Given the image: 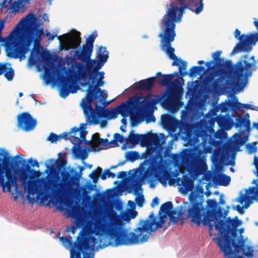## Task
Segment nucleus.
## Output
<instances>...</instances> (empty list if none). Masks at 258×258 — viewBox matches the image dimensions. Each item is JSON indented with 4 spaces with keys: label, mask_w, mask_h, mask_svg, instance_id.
Segmentation results:
<instances>
[{
    "label": "nucleus",
    "mask_w": 258,
    "mask_h": 258,
    "mask_svg": "<svg viewBox=\"0 0 258 258\" xmlns=\"http://www.w3.org/2000/svg\"><path fill=\"white\" fill-rule=\"evenodd\" d=\"M217 180L219 185L227 186L230 182L231 178L225 174H221L217 177Z\"/></svg>",
    "instance_id": "obj_35"
},
{
    "label": "nucleus",
    "mask_w": 258,
    "mask_h": 258,
    "mask_svg": "<svg viewBox=\"0 0 258 258\" xmlns=\"http://www.w3.org/2000/svg\"><path fill=\"white\" fill-rule=\"evenodd\" d=\"M159 204V200L158 197H155L153 199L151 203L152 207H154L155 205H157Z\"/></svg>",
    "instance_id": "obj_60"
},
{
    "label": "nucleus",
    "mask_w": 258,
    "mask_h": 258,
    "mask_svg": "<svg viewBox=\"0 0 258 258\" xmlns=\"http://www.w3.org/2000/svg\"><path fill=\"white\" fill-rule=\"evenodd\" d=\"M35 19L33 13H29L26 17L22 18L17 25L15 29L11 33L10 41L7 46V55L14 58L25 57V54L30 51V47L33 42L35 45L39 44L40 35L43 34L42 29H35L21 34V28L30 23L31 20ZM40 47V45H39Z\"/></svg>",
    "instance_id": "obj_6"
},
{
    "label": "nucleus",
    "mask_w": 258,
    "mask_h": 258,
    "mask_svg": "<svg viewBox=\"0 0 258 258\" xmlns=\"http://www.w3.org/2000/svg\"><path fill=\"white\" fill-rule=\"evenodd\" d=\"M70 133L74 134L71 136L70 140L76 145L81 144L82 141L85 140L87 134V132L85 130L77 127H73Z\"/></svg>",
    "instance_id": "obj_21"
},
{
    "label": "nucleus",
    "mask_w": 258,
    "mask_h": 258,
    "mask_svg": "<svg viewBox=\"0 0 258 258\" xmlns=\"http://www.w3.org/2000/svg\"><path fill=\"white\" fill-rule=\"evenodd\" d=\"M204 70L205 68L203 66H193L189 69L187 75H189L190 77H195Z\"/></svg>",
    "instance_id": "obj_38"
},
{
    "label": "nucleus",
    "mask_w": 258,
    "mask_h": 258,
    "mask_svg": "<svg viewBox=\"0 0 258 258\" xmlns=\"http://www.w3.org/2000/svg\"><path fill=\"white\" fill-rule=\"evenodd\" d=\"M114 138L116 140V142H119L120 143H123L124 141L123 136L118 133L114 134Z\"/></svg>",
    "instance_id": "obj_51"
},
{
    "label": "nucleus",
    "mask_w": 258,
    "mask_h": 258,
    "mask_svg": "<svg viewBox=\"0 0 258 258\" xmlns=\"http://www.w3.org/2000/svg\"><path fill=\"white\" fill-rule=\"evenodd\" d=\"M156 103V101L155 99L152 98H148L145 100L144 104L145 106L150 107L155 105Z\"/></svg>",
    "instance_id": "obj_48"
},
{
    "label": "nucleus",
    "mask_w": 258,
    "mask_h": 258,
    "mask_svg": "<svg viewBox=\"0 0 258 258\" xmlns=\"http://www.w3.org/2000/svg\"><path fill=\"white\" fill-rule=\"evenodd\" d=\"M15 76L14 70L12 67L9 68V71L5 73L4 76L7 79L8 81H11L13 79Z\"/></svg>",
    "instance_id": "obj_47"
},
{
    "label": "nucleus",
    "mask_w": 258,
    "mask_h": 258,
    "mask_svg": "<svg viewBox=\"0 0 258 258\" xmlns=\"http://www.w3.org/2000/svg\"><path fill=\"white\" fill-rule=\"evenodd\" d=\"M93 50V47L84 44L81 50L75 51L74 55L77 59H81L82 62H84L91 58Z\"/></svg>",
    "instance_id": "obj_22"
},
{
    "label": "nucleus",
    "mask_w": 258,
    "mask_h": 258,
    "mask_svg": "<svg viewBox=\"0 0 258 258\" xmlns=\"http://www.w3.org/2000/svg\"><path fill=\"white\" fill-rule=\"evenodd\" d=\"M236 210L240 213L242 214L243 213V207L240 205H237L236 207Z\"/></svg>",
    "instance_id": "obj_64"
},
{
    "label": "nucleus",
    "mask_w": 258,
    "mask_h": 258,
    "mask_svg": "<svg viewBox=\"0 0 258 258\" xmlns=\"http://www.w3.org/2000/svg\"><path fill=\"white\" fill-rule=\"evenodd\" d=\"M175 77H177L176 71L169 74H162L159 72L155 77L158 85L166 87L159 99L161 104L172 113L177 112V78L174 79Z\"/></svg>",
    "instance_id": "obj_11"
},
{
    "label": "nucleus",
    "mask_w": 258,
    "mask_h": 258,
    "mask_svg": "<svg viewBox=\"0 0 258 258\" xmlns=\"http://www.w3.org/2000/svg\"><path fill=\"white\" fill-rule=\"evenodd\" d=\"M21 154L11 157L9 161L10 169H15L16 173H18L19 177L22 184L25 185L24 189L27 190L26 198L30 203L34 201L33 197L37 195V199H40L41 202L47 200V195L41 190L42 184L45 191L51 192L53 196L61 195L66 193L73 184L74 177L69 171L59 170L55 167L54 164L51 166L46 165L45 172L48 174L47 179L41 178L40 181L30 180L31 177L30 174H33L37 176L40 174L39 171L33 169H30L26 160L23 159Z\"/></svg>",
    "instance_id": "obj_2"
},
{
    "label": "nucleus",
    "mask_w": 258,
    "mask_h": 258,
    "mask_svg": "<svg viewBox=\"0 0 258 258\" xmlns=\"http://www.w3.org/2000/svg\"><path fill=\"white\" fill-rule=\"evenodd\" d=\"M247 148L249 153H252L257 151V147L254 144H248Z\"/></svg>",
    "instance_id": "obj_53"
},
{
    "label": "nucleus",
    "mask_w": 258,
    "mask_h": 258,
    "mask_svg": "<svg viewBox=\"0 0 258 258\" xmlns=\"http://www.w3.org/2000/svg\"><path fill=\"white\" fill-rule=\"evenodd\" d=\"M173 204L171 201H168L161 205L158 212V220H157L153 212H152L146 220L140 221L138 227L134 229L137 234L132 233L131 237L129 239H125L122 243L130 244L135 243L139 241V236L144 232L150 234L152 232L155 231L159 228L163 227V224L166 222L167 217L172 214L175 210H173Z\"/></svg>",
    "instance_id": "obj_9"
},
{
    "label": "nucleus",
    "mask_w": 258,
    "mask_h": 258,
    "mask_svg": "<svg viewBox=\"0 0 258 258\" xmlns=\"http://www.w3.org/2000/svg\"><path fill=\"white\" fill-rule=\"evenodd\" d=\"M75 156L79 159L84 160L86 159L88 157V153L87 151L81 149L80 147H79L77 152H75Z\"/></svg>",
    "instance_id": "obj_42"
},
{
    "label": "nucleus",
    "mask_w": 258,
    "mask_h": 258,
    "mask_svg": "<svg viewBox=\"0 0 258 258\" xmlns=\"http://www.w3.org/2000/svg\"><path fill=\"white\" fill-rule=\"evenodd\" d=\"M95 107L97 112L102 111L101 114L99 115L100 116L108 119L115 118L118 113L124 117L128 110V106L124 103H122L116 108L112 109V110H110L108 108L103 110V107L98 105L97 103L95 104Z\"/></svg>",
    "instance_id": "obj_17"
},
{
    "label": "nucleus",
    "mask_w": 258,
    "mask_h": 258,
    "mask_svg": "<svg viewBox=\"0 0 258 258\" xmlns=\"http://www.w3.org/2000/svg\"><path fill=\"white\" fill-rule=\"evenodd\" d=\"M8 69V68H7V67L6 65H5V64L2 65L0 67V75L3 74L5 72H6Z\"/></svg>",
    "instance_id": "obj_61"
},
{
    "label": "nucleus",
    "mask_w": 258,
    "mask_h": 258,
    "mask_svg": "<svg viewBox=\"0 0 258 258\" xmlns=\"http://www.w3.org/2000/svg\"><path fill=\"white\" fill-rule=\"evenodd\" d=\"M134 131L132 130L126 140V144H132L133 145L138 144L140 143V134H134Z\"/></svg>",
    "instance_id": "obj_33"
},
{
    "label": "nucleus",
    "mask_w": 258,
    "mask_h": 258,
    "mask_svg": "<svg viewBox=\"0 0 258 258\" xmlns=\"http://www.w3.org/2000/svg\"><path fill=\"white\" fill-rule=\"evenodd\" d=\"M135 201L139 207H142L145 202V199L143 195L137 197L135 199Z\"/></svg>",
    "instance_id": "obj_49"
},
{
    "label": "nucleus",
    "mask_w": 258,
    "mask_h": 258,
    "mask_svg": "<svg viewBox=\"0 0 258 258\" xmlns=\"http://www.w3.org/2000/svg\"><path fill=\"white\" fill-rule=\"evenodd\" d=\"M202 223L204 225H208V231L209 233V234L211 236H212V230H213V227H214L215 228V225L216 224V220L213 221H210L208 223L204 224V216H203L202 217Z\"/></svg>",
    "instance_id": "obj_44"
},
{
    "label": "nucleus",
    "mask_w": 258,
    "mask_h": 258,
    "mask_svg": "<svg viewBox=\"0 0 258 258\" xmlns=\"http://www.w3.org/2000/svg\"><path fill=\"white\" fill-rule=\"evenodd\" d=\"M71 133H67V132H64L61 134L59 135L58 136H60V138H63L65 140L67 139V137L69 136L70 134Z\"/></svg>",
    "instance_id": "obj_63"
},
{
    "label": "nucleus",
    "mask_w": 258,
    "mask_h": 258,
    "mask_svg": "<svg viewBox=\"0 0 258 258\" xmlns=\"http://www.w3.org/2000/svg\"><path fill=\"white\" fill-rule=\"evenodd\" d=\"M170 155H172L174 167L173 172L166 169V165L162 158L158 159L151 157L149 159H146L140 165L144 177L146 178L155 177L163 185H166L168 182L169 185H177V153L171 154V150L167 149L165 156Z\"/></svg>",
    "instance_id": "obj_8"
},
{
    "label": "nucleus",
    "mask_w": 258,
    "mask_h": 258,
    "mask_svg": "<svg viewBox=\"0 0 258 258\" xmlns=\"http://www.w3.org/2000/svg\"><path fill=\"white\" fill-rule=\"evenodd\" d=\"M93 84L89 81L84 83V85L88 86V88L87 90L86 95L81 103L87 121L90 124L97 123L96 113L92 106L93 100L98 98V94L99 93H100V100H104L107 97V93L105 91L101 90L96 86H93Z\"/></svg>",
    "instance_id": "obj_13"
},
{
    "label": "nucleus",
    "mask_w": 258,
    "mask_h": 258,
    "mask_svg": "<svg viewBox=\"0 0 258 258\" xmlns=\"http://www.w3.org/2000/svg\"><path fill=\"white\" fill-rule=\"evenodd\" d=\"M105 172L107 173V177L114 178L115 177V174L111 172L109 169H105Z\"/></svg>",
    "instance_id": "obj_58"
},
{
    "label": "nucleus",
    "mask_w": 258,
    "mask_h": 258,
    "mask_svg": "<svg viewBox=\"0 0 258 258\" xmlns=\"http://www.w3.org/2000/svg\"><path fill=\"white\" fill-rule=\"evenodd\" d=\"M238 245H242V247L237 252H233V254H229L227 258H245L252 257L253 255V250L250 246L247 247V251L245 252L244 241L242 239H238Z\"/></svg>",
    "instance_id": "obj_20"
},
{
    "label": "nucleus",
    "mask_w": 258,
    "mask_h": 258,
    "mask_svg": "<svg viewBox=\"0 0 258 258\" xmlns=\"http://www.w3.org/2000/svg\"><path fill=\"white\" fill-rule=\"evenodd\" d=\"M21 154L11 157L9 161L10 169H15L16 173H18L19 177L22 184L25 185L24 189L27 190L26 198L30 203L34 201L33 197L37 195V199H40L41 202L47 200V195L41 190L42 184L45 191L51 192L53 196L61 195L66 193L73 184L74 177L69 171L59 170L55 167L54 164L51 166L46 165L45 172L48 174L47 179L41 178L40 181L30 180L31 177L30 174H33L37 176L40 174L39 171L33 169H30L26 160L23 159Z\"/></svg>",
    "instance_id": "obj_3"
},
{
    "label": "nucleus",
    "mask_w": 258,
    "mask_h": 258,
    "mask_svg": "<svg viewBox=\"0 0 258 258\" xmlns=\"http://www.w3.org/2000/svg\"><path fill=\"white\" fill-rule=\"evenodd\" d=\"M156 81V78L155 77L142 80L136 83L135 87L139 90L150 91Z\"/></svg>",
    "instance_id": "obj_24"
},
{
    "label": "nucleus",
    "mask_w": 258,
    "mask_h": 258,
    "mask_svg": "<svg viewBox=\"0 0 258 258\" xmlns=\"http://www.w3.org/2000/svg\"><path fill=\"white\" fill-rule=\"evenodd\" d=\"M216 122L219 126L226 130L230 129L228 127L230 122V118L227 115H219L217 117Z\"/></svg>",
    "instance_id": "obj_28"
},
{
    "label": "nucleus",
    "mask_w": 258,
    "mask_h": 258,
    "mask_svg": "<svg viewBox=\"0 0 258 258\" xmlns=\"http://www.w3.org/2000/svg\"><path fill=\"white\" fill-rule=\"evenodd\" d=\"M210 126L206 120H201L195 123H185L184 126V135L181 139L184 141V146L190 147L189 149H184L178 153V160L181 159V165L187 172L189 177L183 175L181 180L182 187L178 188V191L186 194L193 191L194 180L202 173L201 167L197 160L195 159L192 154V150L198 145L202 144L204 147L209 140ZM180 171L178 162V174Z\"/></svg>",
    "instance_id": "obj_4"
},
{
    "label": "nucleus",
    "mask_w": 258,
    "mask_h": 258,
    "mask_svg": "<svg viewBox=\"0 0 258 258\" xmlns=\"http://www.w3.org/2000/svg\"><path fill=\"white\" fill-rule=\"evenodd\" d=\"M197 2L191 1L189 3V6L193 8L194 6L197 7L195 9L196 14H199L201 13L204 9L203 0H196Z\"/></svg>",
    "instance_id": "obj_36"
},
{
    "label": "nucleus",
    "mask_w": 258,
    "mask_h": 258,
    "mask_svg": "<svg viewBox=\"0 0 258 258\" xmlns=\"http://www.w3.org/2000/svg\"><path fill=\"white\" fill-rule=\"evenodd\" d=\"M161 122L163 127L167 130L174 132L177 128V119L169 114L162 115Z\"/></svg>",
    "instance_id": "obj_19"
},
{
    "label": "nucleus",
    "mask_w": 258,
    "mask_h": 258,
    "mask_svg": "<svg viewBox=\"0 0 258 258\" xmlns=\"http://www.w3.org/2000/svg\"><path fill=\"white\" fill-rule=\"evenodd\" d=\"M104 81L102 80L98 79L96 84L94 86H96L97 87L102 86L104 85Z\"/></svg>",
    "instance_id": "obj_62"
},
{
    "label": "nucleus",
    "mask_w": 258,
    "mask_h": 258,
    "mask_svg": "<svg viewBox=\"0 0 258 258\" xmlns=\"http://www.w3.org/2000/svg\"><path fill=\"white\" fill-rule=\"evenodd\" d=\"M72 237L70 236V238L66 237V236H61L60 238V240L62 242L63 244H68L69 245H72L73 242L71 241Z\"/></svg>",
    "instance_id": "obj_50"
},
{
    "label": "nucleus",
    "mask_w": 258,
    "mask_h": 258,
    "mask_svg": "<svg viewBox=\"0 0 258 258\" xmlns=\"http://www.w3.org/2000/svg\"><path fill=\"white\" fill-rule=\"evenodd\" d=\"M83 230L80 232L76 241L72 246L70 258H93L88 252L91 249L90 240L88 238L81 236Z\"/></svg>",
    "instance_id": "obj_16"
},
{
    "label": "nucleus",
    "mask_w": 258,
    "mask_h": 258,
    "mask_svg": "<svg viewBox=\"0 0 258 258\" xmlns=\"http://www.w3.org/2000/svg\"><path fill=\"white\" fill-rule=\"evenodd\" d=\"M80 35V32L75 31L70 36L68 41L71 48L75 49L80 45L81 43Z\"/></svg>",
    "instance_id": "obj_26"
},
{
    "label": "nucleus",
    "mask_w": 258,
    "mask_h": 258,
    "mask_svg": "<svg viewBox=\"0 0 258 258\" xmlns=\"http://www.w3.org/2000/svg\"><path fill=\"white\" fill-rule=\"evenodd\" d=\"M97 34L94 35L93 34H91L87 38L86 40V43L85 44L91 46L93 47V43L95 41V38L97 37Z\"/></svg>",
    "instance_id": "obj_45"
},
{
    "label": "nucleus",
    "mask_w": 258,
    "mask_h": 258,
    "mask_svg": "<svg viewBox=\"0 0 258 258\" xmlns=\"http://www.w3.org/2000/svg\"><path fill=\"white\" fill-rule=\"evenodd\" d=\"M127 174L125 171H120L117 174V178H125Z\"/></svg>",
    "instance_id": "obj_59"
},
{
    "label": "nucleus",
    "mask_w": 258,
    "mask_h": 258,
    "mask_svg": "<svg viewBox=\"0 0 258 258\" xmlns=\"http://www.w3.org/2000/svg\"><path fill=\"white\" fill-rule=\"evenodd\" d=\"M165 143V139L160 138L157 134L151 133L150 144L156 148H160Z\"/></svg>",
    "instance_id": "obj_30"
},
{
    "label": "nucleus",
    "mask_w": 258,
    "mask_h": 258,
    "mask_svg": "<svg viewBox=\"0 0 258 258\" xmlns=\"http://www.w3.org/2000/svg\"><path fill=\"white\" fill-rule=\"evenodd\" d=\"M125 157L126 160L134 162L139 158V154L137 151H128L125 153Z\"/></svg>",
    "instance_id": "obj_40"
},
{
    "label": "nucleus",
    "mask_w": 258,
    "mask_h": 258,
    "mask_svg": "<svg viewBox=\"0 0 258 258\" xmlns=\"http://www.w3.org/2000/svg\"><path fill=\"white\" fill-rule=\"evenodd\" d=\"M18 126L25 131L33 130L36 125V119H34L30 113L23 112L17 116Z\"/></svg>",
    "instance_id": "obj_18"
},
{
    "label": "nucleus",
    "mask_w": 258,
    "mask_h": 258,
    "mask_svg": "<svg viewBox=\"0 0 258 258\" xmlns=\"http://www.w3.org/2000/svg\"><path fill=\"white\" fill-rule=\"evenodd\" d=\"M242 133H236L233 136L234 140L232 142L233 147L237 150H239L241 146L244 145L247 139V137H242Z\"/></svg>",
    "instance_id": "obj_27"
},
{
    "label": "nucleus",
    "mask_w": 258,
    "mask_h": 258,
    "mask_svg": "<svg viewBox=\"0 0 258 258\" xmlns=\"http://www.w3.org/2000/svg\"><path fill=\"white\" fill-rule=\"evenodd\" d=\"M128 213H125L122 216L118 215L115 212L108 213L105 217L102 219L101 221H98L95 224V229L96 230V235H105L109 237L111 239L115 238L114 244L118 245H128L138 244L139 242L144 243L148 241L149 234H143L139 236V241L135 243L126 244L122 243L125 239H129L131 237V233L125 232L123 228V221L126 222L131 220ZM135 234L137 233L135 231Z\"/></svg>",
    "instance_id": "obj_7"
},
{
    "label": "nucleus",
    "mask_w": 258,
    "mask_h": 258,
    "mask_svg": "<svg viewBox=\"0 0 258 258\" xmlns=\"http://www.w3.org/2000/svg\"><path fill=\"white\" fill-rule=\"evenodd\" d=\"M171 8L167 10L166 14L163 18V25L165 28L163 33H160L159 37L161 38V47L165 52L168 57L173 60L172 66H177V56L175 54V49L171 47V42L176 36L175 22H177V5L171 3Z\"/></svg>",
    "instance_id": "obj_10"
},
{
    "label": "nucleus",
    "mask_w": 258,
    "mask_h": 258,
    "mask_svg": "<svg viewBox=\"0 0 258 258\" xmlns=\"http://www.w3.org/2000/svg\"><path fill=\"white\" fill-rule=\"evenodd\" d=\"M176 214L175 211L172 213V214L169 215L168 216L169 217L170 222L173 224L177 223V217H175L174 215Z\"/></svg>",
    "instance_id": "obj_52"
},
{
    "label": "nucleus",
    "mask_w": 258,
    "mask_h": 258,
    "mask_svg": "<svg viewBox=\"0 0 258 258\" xmlns=\"http://www.w3.org/2000/svg\"><path fill=\"white\" fill-rule=\"evenodd\" d=\"M27 162L33 167L35 166L37 167H39V164L36 160H34L32 158H30Z\"/></svg>",
    "instance_id": "obj_54"
},
{
    "label": "nucleus",
    "mask_w": 258,
    "mask_h": 258,
    "mask_svg": "<svg viewBox=\"0 0 258 258\" xmlns=\"http://www.w3.org/2000/svg\"><path fill=\"white\" fill-rule=\"evenodd\" d=\"M187 62L183 60L181 58L178 57V79L188 75L186 71Z\"/></svg>",
    "instance_id": "obj_29"
},
{
    "label": "nucleus",
    "mask_w": 258,
    "mask_h": 258,
    "mask_svg": "<svg viewBox=\"0 0 258 258\" xmlns=\"http://www.w3.org/2000/svg\"><path fill=\"white\" fill-rule=\"evenodd\" d=\"M8 152L4 149L0 148V186L3 192L11 191L12 187L16 189L18 187L17 177L11 172L9 166V161L10 156H8Z\"/></svg>",
    "instance_id": "obj_14"
},
{
    "label": "nucleus",
    "mask_w": 258,
    "mask_h": 258,
    "mask_svg": "<svg viewBox=\"0 0 258 258\" xmlns=\"http://www.w3.org/2000/svg\"><path fill=\"white\" fill-rule=\"evenodd\" d=\"M234 109H240L241 108H245L247 110L251 109L254 110V108L251 106V105L247 104H242L237 101L234 104H233V106Z\"/></svg>",
    "instance_id": "obj_43"
},
{
    "label": "nucleus",
    "mask_w": 258,
    "mask_h": 258,
    "mask_svg": "<svg viewBox=\"0 0 258 258\" xmlns=\"http://www.w3.org/2000/svg\"><path fill=\"white\" fill-rule=\"evenodd\" d=\"M95 62V59H91L90 58L84 62L86 63V65L81 62H76L77 71L70 70V74L63 77L61 80L59 89L60 96L65 98L70 93H75L76 92V90L74 89L76 78L77 77L82 79L85 83L87 82V79H89L90 71L94 67Z\"/></svg>",
    "instance_id": "obj_12"
},
{
    "label": "nucleus",
    "mask_w": 258,
    "mask_h": 258,
    "mask_svg": "<svg viewBox=\"0 0 258 258\" xmlns=\"http://www.w3.org/2000/svg\"><path fill=\"white\" fill-rule=\"evenodd\" d=\"M128 213L130 214L131 219H134L138 214V212L134 210H131Z\"/></svg>",
    "instance_id": "obj_56"
},
{
    "label": "nucleus",
    "mask_w": 258,
    "mask_h": 258,
    "mask_svg": "<svg viewBox=\"0 0 258 258\" xmlns=\"http://www.w3.org/2000/svg\"><path fill=\"white\" fill-rule=\"evenodd\" d=\"M151 133L145 135H140V143L142 146H148L150 144Z\"/></svg>",
    "instance_id": "obj_39"
},
{
    "label": "nucleus",
    "mask_w": 258,
    "mask_h": 258,
    "mask_svg": "<svg viewBox=\"0 0 258 258\" xmlns=\"http://www.w3.org/2000/svg\"><path fill=\"white\" fill-rule=\"evenodd\" d=\"M50 53L48 51H44L41 53V57L43 61H45L49 59Z\"/></svg>",
    "instance_id": "obj_55"
},
{
    "label": "nucleus",
    "mask_w": 258,
    "mask_h": 258,
    "mask_svg": "<svg viewBox=\"0 0 258 258\" xmlns=\"http://www.w3.org/2000/svg\"><path fill=\"white\" fill-rule=\"evenodd\" d=\"M247 56L246 54L244 55L234 65L231 60H226L223 67L209 74L206 79V84L213 82L211 87L216 89L224 85L243 88L245 79L251 76L252 72L257 69L254 56L250 57V59L252 60L250 62L247 60H243V58H247Z\"/></svg>",
    "instance_id": "obj_5"
},
{
    "label": "nucleus",
    "mask_w": 258,
    "mask_h": 258,
    "mask_svg": "<svg viewBox=\"0 0 258 258\" xmlns=\"http://www.w3.org/2000/svg\"><path fill=\"white\" fill-rule=\"evenodd\" d=\"M249 118V114L248 113L245 114L243 116L238 115L234 123V126L239 128L245 127L246 132H249L250 131V121Z\"/></svg>",
    "instance_id": "obj_23"
},
{
    "label": "nucleus",
    "mask_w": 258,
    "mask_h": 258,
    "mask_svg": "<svg viewBox=\"0 0 258 258\" xmlns=\"http://www.w3.org/2000/svg\"><path fill=\"white\" fill-rule=\"evenodd\" d=\"M197 7L196 6H194L193 8L190 7L189 6V3L184 4L183 6L178 7V23L181 22L182 15L184 13L185 10L186 9H189L190 11L196 14L195 9Z\"/></svg>",
    "instance_id": "obj_34"
},
{
    "label": "nucleus",
    "mask_w": 258,
    "mask_h": 258,
    "mask_svg": "<svg viewBox=\"0 0 258 258\" xmlns=\"http://www.w3.org/2000/svg\"><path fill=\"white\" fill-rule=\"evenodd\" d=\"M253 25L257 30L256 32L249 33L247 35L243 34L240 35L241 32L236 29L234 35L239 42L234 46L231 54L234 55L238 52H249L252 50V46H255L258 41V19L253 18Z\"/></svg>",
    "instance_id": "obj_15"
},
{
    "label": "nucleus",
    "mask_w": 258,
    "mask_h": 258,
    "mask_svg": "<svg viewBox=\"0 0 258 258\" xmlns=\"http://www.w3.org/2000/svg\"><path fill=\"white\" fill-rule=\"evenodd\" d=\"M60 138V136H58L53 133H50L49 136L47 138V140L51 143H56Z\"/></svg>",
    "instance_id": "obj_46"
},
{
    "label": "nucleus",
    "mask_w": 258,
    "mask_h": 258,
    "mask_svg": "<svg viewBox=\"0 0 258 258\" xmlns=\"http://www.w3.org/2000/svg\"><path fill=\"white\" fill-rule=\"evenodd\" d=\"M93 143L96 145H102L105 147H107L109 144L108 140L106 138L102 139L99 137V134L96 133L93 136Z\"/></svg>",
    "instance_id": "obj_37"
},
{
    "label": "nucleus",
    "mask_w": 258,
    "mask_h": 258,
    "mask_svg": "<svg viewBox=\"0 0 258 258\" xmlns=\"http://www.w3.org/2000/svg\"><path fill=\"white\" fill-rule=\"evenodd\" d=\"M104 64L99 61H97V63L96 65L94 66L93 69L90 71L89 73V80H92V83H94L96 77L97 76L99 70L102 67Z\"/></svg>",
    "instance_id": "obj_32"
},
{
    "label": "nucleus",
    "mask_w": 258,
    "mask_h": 258,
    "mask_svg": "<svg viewBox=\"0 0 258 258\" xmlns=\"http://www.w3.org/2000/svg\"><path fill=\"white\" fill-rule=\"evenodd\" d=\"M188 199L189 203L184 202L178 208V221L190 219L192 223L200 226L203 216H204L205 224L210 221L216 220L215 230L218 232L219 236L215 237L214 240L224 255L227 257L229 254H233L240 249L242 245L237 244L234 239L237 236L236 228L241 224L237 216L222 219V209L217 207L218 203L215 199L207 200L208 209L206 212L203 206L204 198L200 192H191Z\"/></svg>",
    "instance_id": "obj_1"
},
{
    "label": "nucleus",
    "mask_w": 258,
    "mask_h": 258,
    "mask_svg": "<svg viewBox=\"0 0 258 258\" xmlns=\"http://www.w3.org/2000/svg\"><path fill=\"white\" fill-rule=\"evenodd\" d=\"M183 88L181 86V85L180 84L179 82L178 81V100L180 99V98L182 96V93H183Z\"/></svg>",
    "instance_id": "obj_57"
},
{
    "label": "nucleus",
    "mask_w": 258,
    "mask_h": 258,
    "mask_svg": "<svg viewBox=\"0 0 258 258\" xmlns=\"http://www.w3.org/2000/svg\"><path fill=\"white\" fill-rule=\"evenodd\" d=\"M102 169L98 166L97 167L96 170H94L90 175L89 177L92 179L93 182L96 183L99 179V175L101 173Z\"/></svg>",
    "instance_id": "obj_41"
},
{
    "label": "nucleus",
    "mask_w": 258,
    "mask_h": 258,
    "mask_svg": "<svg viewBox=\"0 0 258 258\" xmlns=\"http://www.w3.org/2000/svg\"><path fill=\"white\" fill-rule=\"evenodd\" d=\"M99 50V53L98 61L104 64L107 61L109 57L108 52L106 50V47L102 46H100Z\"/></svg>",
    "instance_id": "obj_31"
},
{
    "label": "nucleus",
    "mask_w": 258,
    "mask_h": 258,
    "mask_svg": "<svg viewBox=\"0 0 258 258\" xmlns=\"http://www.w3.org/2000/svg\"><path fill=\"white\" fill-rule=\"evenodd\" d=\"M221 53L222 51L218 50L213 54L212 56L213 60L206 63V64L207 65L208 69H210L211 64H212L214 61H215L216 64L218 66V69L215 70V72L219 68L223 67V66L224 65L225 63H222V62H224V59L220 57ZM224 63H225V62ZM212 73H213V72H212ZM211 73H212V72H211L210 74Z\"/></svg>",
    "instance_id": "obj_25"
}]
</instances>
